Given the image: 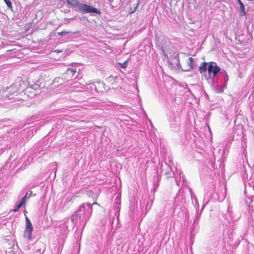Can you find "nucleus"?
<instances>
[{
    "label": "nucleus",
    "mask_w": 254,
    "mask_h": 254,
    "mask_svg": "<svg viewBox=\"0 0 254 254\" xmlns=\"http://www.w3.org/2000/svg\"><path fill=\"white\" fill-rule=\"evenodd\" d=\"M76 70L73 68H67L65 71L62 74L61 79L64 83L68 82L75 75Z\"/></svg>",
    "instance_id": "f257e3e1"
},
{
    "label": "nucleus",
    "mask_w": 254,
    "mask_h": 254,
    "mask_svg": "<svg viewBox=\"0 0 254 254\" xmlns=\"http://www.w3.org/2000/svg\"><path fill=\"white\" fill-rule=\"evenodd\" d=\"M25 84L22 78L18 79L11 86L14 92L19 93L25 89Z\"/></svg>",
    "instance_id": "f03ea898"
},
{
    "label": "nucleus",
    "mask_w": 254,
    "mask_h": 254,
    "mask_svg": "<svg viewBox=\"0 0 254 254\" xmlns=\"http://www.w3.org/2000/svg\"><path fill=\"white\" fill-rule=\"evenodd\" d=\"M33 230V226L30 220L27 217H26V228L24 230L23 234L24 238L29 240H31Z\"/></svg>",
    "instance_id": "7ed1b4c3"
},
{
    "label": "nucleus",
    "mask_w": 254,
    "mask_h": 254,
    "mask_svg": "<svg viewBox=\"0 0 254 254\" xmlns=\"http://www.w3.org/2000/svg\"><path fill=\"white\" fill-rule=\"evenodd\" d=\"M46 83L44 77L43 76H40L36 83L33 85L28 86L27 89H34V90H37L44 87Z\"/></svg>",
    "instance_id": "20e7f679"
},
{
    "label": "nucleus",
    "mask_w": 254,
    "mask_h": 254,
    "mask_svg": "<svg viewBox=\"0 0 254 254\" xmlns=\"http://www.w3.org/2000/svg\"><path fill=\"white\" fill-rule=\"evenodd\" d=\"M79 10L84 13H95L98 14L100 13V11L99 9H96L86 4H81Z\"/></svg>",
    "instance_id": "39448f33"
},
{
    "label": "nucleus",
    "mask_w": 254,
    "mask_h": 254,
    "mask_svg": "<svg viewBox=\"0 0 254 254\" xmlns=\"http://www.w3.org/2000/svg\"><path fill=\"white\" fill-rule=\"evenodd\" d=\"M208 72L209 74L212 73L213 76L214 77L220 71V67L216 64V63L210 62L208 66Z\"/></svg>",
    "instance_id": "423d86ee"
},
{
    "label": "nucleus",
    "mask_w": 254,
    "mask_h": 254,
    "mask_svg": "<svg viewBox=\"0 0 254 254\" xmlns=\"http://www.w3.org/2000/svg\"><path fill=\"white\" fill-rule=\"evenodd\" d=\"M106 82L109 85H113L116 83L117 77L114 76H110L106 79Z\"/></svg>",
    "instance_id": "0eeeda50"
},
{
    "label": "nucleus",
    "mask_w": 254,
    "mask_h": 254,
    "mask_svg": "<svg viewBox=\"0 0 254 254\" xmlns=\"http://www.w3.org/2000/svg\"><path fill=\"white\" fill-rule=\"evenodd\" d=\"M66 2L69 5L77 7L79 9L81 4L77 0H66Z\"/></svg>",
    "instance_id": "6e6552de"
},
{
    "label": "nucleus",
    "mask_w": 254,
    "mask_h": 254,
    "mask_svg": "<svg viewBox=\"0 0 254 254\" xmlns=\"http://www.w3.org/2000/svg\"><path fill=\"white\" fill-rule=\"evenodd\" d=\"M187 64L188 66V69H187L186 71H190L193 68L194 62V59L192 57H190L188 61L187 62Z\"/></svg>",
    "instance_id": "1a4fd4ad"
},
{
    "label": "nucleus",
    "mask_w": 254,
    "mask_h": 254,
    "mask_svg": "<svg viewBox=\"0 0 254 254\" xmlns=\"http://www.w3.org/2000/svg\"><path fill=\"white\" fill-rule=\"evenodd\" d=\"M207 63L206 62L202 63L199 67V71L200 73H202L206 71Z\"/></svg>",
    "instance_id": "9d476101"
},
{
    "label": "nucleus",
    "mask_w": 254,
    "mask_h": 254,
    "mask_svg": "<svg viewBox=\"0 0 254 254\" xmlns=\"http://www.w3.org/2000/svg\"><path fill=\"white\" fill-rule=\"evenodd\" d=\"M240 6V9L241 10V12L243 13V15H244L246 14L245 11V5L243 4V2H241L240 3H239Z\"/></svg>",
    "instance_id": "9b49d317"
},
{
    "label": "nucleus",
    "mask_w": 254,
    "mask_h": 254,
    "mask_svg": "<svg viewBox=\"0 0 254 254\" xmlns=\"http://www.w3.org/2000/svg\"><path fill=\"white\" fill-rule=\"evenodd\" d=\"M118 64L120 65L121 68H125L127 66V61H126L123 63H119Z\"/></svg>",
    "instance_id": "f8f14e48"
},
{
    "label": "nucleus",
    "mask_w": 254,
    "mask_h": 254,
    "mask_svg": "<svg viewBox=\"0 0 254 254\" xmlns=\"http://www.w3.org/2000/svg\"><path fill=\"white\" fill-rule=\"evenodd\" d=\"M70 33L69 31H62L57 33V35L60 36L65 35L66 34H68Z\"/></svg>",
    "instance_id": "ddd939ff"
},
{
    "label": "nucleus",
    "mask_w": 254,
    "mask_h": 254,
    "mask_svg": "<svg viewBox=\"0 0 254 254\" xmlns=\"http://www.w3.org/2000/svg\"><path fill=\"white\" fill-rule=\"evenodd\" d=\"M27 194H26L21 200L20 202L19 203V204H21V206H22L24 203L26 202V197Z\"/></svg>",
    "instance_id": "4468645a"
},
{
    "label": "nucleus",
    "mask_w": 254,
    "mask_h": 254,
    "mask_svg": "<svg viewBox=\"0 0 254 254\" xmlns=\"http://www.w3.org/2000/svg\"><path fill=\"white\" fill-rule=\"evenodd\" d=\"M7 6L8 7H12V4L10 0H3Z\"/></svg>",
    "instance_id": "2eb2a0df"
},
{
    "label": "nucleus",
    "mask_w": 254,
    "mask_h": 254,
    "mask_svg": "<svg viewBox=\"0 0 254 254\" xmlns=\"http://www.w3.org/2000/svg\"><path fill=\"white\" fill-rule=\"evenodd\" d=\"M21 206V204H18L12 211L16 212Z\"/></svg>",
    "instance_id": "dca6fc26"
},
{
    "label": "nucleus",
    "mask_w": 254,
    "mask_h": 254,
    "mask_svg": "<svg viewBox=\"0 0 254 254\" xmlns=\"http://www.w3.org/2000/svg\"><path fill=\"white\" fill-rule=\"evenodd\" d=\"M239 3H240L241 2H242L241 0H237Z\"/></svg>",
    "instance_id": "f3484780"
},
{
    "label": "nucleus",
    "mask_w": 254,
    "mask_h": 254,
    "mask_svg": "<svg viewBox=\"0 0 254 254\" xmlns=\"http://www.w3.org/2000/svg\"><path fill=\"white\" fill-rule=\"evenodd\" d=\"M94 204H97V202H95V203H93L92 204V205H94Z\"/></svg>",
    "instance_id": "a211bd4d"
}]
</instances>
